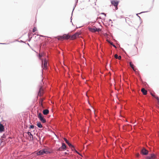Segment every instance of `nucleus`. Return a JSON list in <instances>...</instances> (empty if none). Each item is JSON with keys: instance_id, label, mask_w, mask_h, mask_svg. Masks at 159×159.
Masks as SVG:
<instances>
[{"instance_id": "obj_15", "label": "nucleus", "mask_w": 159, "mask_h": 159, "mask_svg": "<svg viewBox=\"0 0 159 159\" xmlns=\"http://www.w3.org/2000/svg\"><path fill=\"white\" fill-rule=\"evenodd\" d=\"M49 110L48 109H45L43 110V113L44 115H47L49 113Z\"/></svg>"}, {"instance_id": "obj_5", "label": "nucleus", "mask_w": 159, "mask_h": 159, "mask_svg": "<svg viewBox=\"0 0 159 159\" xmlns=\"http://www.w3.org/2000/svg\"><path fill=\"white\" fill-rule=\"evenodd\" d=\"M89 29L90 31L94 32L96 31L99 32L101 30L99 28H96L95 27L93 28H89Z\"/></svg>"}, {"instance_id": "obj_11", "label": "nucleus", "mask_w": 159, "mask_h": 159, "mask_svg": "<svg viewBox=\"0 0 159 159\" xmlns=\"http://www.w3.org/2000/svg\"><path fill=\"white\" fill-rule=\"evenodd\" d=\"M63 38L64 39H70V36L68 34H64L63 35Z\"/></svg>"}, {"instance_id": "obj_24", "label": "nucleus", "mask_w": 159, "mask_h": 159, "mask_svg": "<svg viewBox=\"0 0 159 159\" xmlns=\"http://www.w3.org/2000/svg\"><path fill=\"white\" fill-rule=\"evenodd\" d=\"M114 57L116 58L117 59L118 57V56L117 54H116L114 55Z\"/></svg>"}, {"instance_id": "obj_20", "label": "nucleus", "mask_w": 159, "mask_h": 159, "mask_svg": "<svg viewBox=\"0 0 159 159\" xmlns=\"http://www.w3.org/2000/svg\"><path fill=\"white\" fill-rule=\"evenodd\" d=\"M57 39H58V40H64L63 38V36L58 37L57 38Z\"/></svg>"}, {"instance_id": "obj_31", "label": "nucleus", "mask_w": 159, "mask_h": 159, "mask_svg": "<svg viewBox=\"0 0 159 159\" xmlns=\"http://www.w3.org/2000/svg\"><path fill=\"white\" fill-rule=\"evenodd\" d=\"M110 43V44H111V45H113L112 43V42H111V43Z\"/></svg>"}, {"instance_id": "obj_28", "label": "nucleus", "mask_w": 159, "mask_h": 159, "mask_svg": "<svg viewBox=\"0 0 159 159\" xmlns=\"http://www.w3.org/2000/svg\"><path fill=\"white\" fill-rule=\"evenodd\" d=\"M74 150H75V152L76 153H77L78 154H80L76 150H75V149H74Z\"/></svg>"}, {"instance_id": "obj_12", "label": "nucleus", "mask_w": 159, "mask_h": 159, "mask_svg": "<svg viewBox=\"0 0 159 159\" xmlns=\"http://www.w3.org/2000/svg\"><path fill=\"white\" fill-rule=\"evenodd\" d=\"M141 91L143 95H145L147 94V91L144 88H142Z\"/></svg>"}, {"instance_id": "obj_23", "label": "nucleus", "mask_w": 159, "mask_h": 159, "mask_svg": "<svg viewBox=\"0 0 159 159\" xmlns=\"http://www.w3.org/2000/svg\"><path fill=\"white\" fill-rule=\"evenodd\" d=\"M64 140L67 143H68L69 142L67 140L66 138H64Z\"/></svg>"}, {"instance_id": "obj_25", "label": "nucleus", "mask_w": 159, "mask_h": 159, "mask_svg": "<svg viewBox=\"0 0 159 159\" xmlns=\"http://www.w3.org/2000/svg\"><path fill=\"white\" fill-rule=\"evenodd\" d=\"M151 95H152V96H153V97H154L155 98V97H157V95H154V94H152V93H151Z\"/></svg>"}, {"instance_id": "obj_27", "label": "nucleus", "mask_w": 159, "mask_h": 159, "mask_svg": "<svg viewBox=\"0 0 159 159\" xmlns=\"http://www.w3.org/2000/svg\"><path fill=\"white\" fill-rule=\"evenodd\" d=\"M117 59H118L119 60L121 59V56H119V57H118Z\"/></svg>"}, {"instance_id": "obj_22", "label": "nucleus", "mask_w": 159, "mask_h": 159, "mask_svg": "<svg viewBox=\"0 0 159 159\" xmlns=\"http://www.w3.org/2000/svg\"><path fill=\"white\" fill-rule=\"evenodd\" d=\"M37 30V28L34 27L33 30V32H34Z\"/></svg>"}, {"instance_id": "obj_10", "label": "nucleus", "mask_w": 159, "mask_h": 159, "mask_svg": "<svg viewBox=\"0 0 159 159\" xmlns=\"http://www.w3.org/2000/svg\"><path fill=\"white\" fill-rule=\"evenodd\" d=\"M141 153L143 155H146L148 153V151L145 148H143L141 151Z\"/></svg>"}, {"instance_id": "obj_1", "label": "nucleus", "mask_w": 159, "mask_h": 159, "mask_svg": "<svg viewBox=\"0 0 159 159\" xmlns=\"http://www.w3.org/2000/svg\"><path fill=\"white\" fill-rule=\"evenodd\" d=\"M50 153H51V152L48 149L45 148L42 149L39 152H37V154L38 155H42L44 154H47Z\"/></svg>"}, {"instance_id": "obj_7", "label": "nucleus", "mask_w": 159, "mask_h": 159, "mask_svg": "<svg viewBox=\"0 0 159 159\" xmlns=\"http://www.w3.org/2000/svg\"><path fill=\"white\" fill-rule=\"evenodd\" d=\"M43 93V89L42 86L40 87L38 93V96L40 97L42 96Z\"/></svg>"}, {"instance_id": "obj_4", "label": "nucleus", "mask_w": 159, "mask_h": 159, "mask_svg": "<svg viewBox=\"0 0 159 159\" xmlns=\"http://www.w3.org/2000/svg\"><path fill=\"white\" fill-rule=\"evenodd\" d=\"M42 67L43 69H46L48 66V61L46 59H45L44 60L43 63V61H42Z\"/></svg>"}, {"instance_id": "obj_26", "label": "nucleus", "mask_w": 159, "mask_h": 159, "mask_svg": "<svg viewBox=\"0 0 159 159\" xmlns=\"http://www.w3.org/2000/svg\"><path fill=\"white\" fill-rule=\"evenodd\" d=\"M34 128V126L33 125H31L30 126V129H33Z\"/></svg>"}, {"instance_id": "obj_13", "label": "nucleus", "mask_w": 159, "mask_h": 159, "mask_svg": "<svg viewBox=\"0 0 159 159\" xmlns=\"http://www.w3.org/2000/svg\"><path fill=\"white\" fill-rule=\"evenodd\" d=\"M4 127L2 124L0 123V132H2L4 131Z\"/></svg>"}, {"instance_id": "obj_29", "label": "nucleus", "mask_w": 159, "mask_h": 159, "mask_svg": "<svg viewBox=\"0 0 159 159\" xmlns=\"http://www.w3.org/2000/svg\"><path fill=\"white\" fill-rule=\"evenodd\" d=\"M139 154H136V156L137 157H138L139 156Z\"/></svg>"}, {"instance_id": "obj_19", "label": "nucleus", "mask_w": 159, "mask_h": 159, "mask_svg": "<svg viewBox=\"0 0 159 159\" xmlns=\"http://www.w3.org/2000/svg\"><path fill=\"white\" fill-rule=\"evenodd\" d=\"M27 134L30 136V138H33V135L30 132H27Z\"/></svg>"}, {"instance_id": "obj_9", "label": "nucleus", "mask_w": 159, "mask_h": 159, "mask_svg": "<svg viewBox=\"0 0 159 159\" xmlns=\"http://www.w3.org/2000/svg\"><path fill=\"white\" fill-rule=\"evenodd\" d=\"M156 156L154 154H152L150 156L147 157V159H155Z\"/></svg>"}, {"instance_id": "obj_18", "label": "nucleus", "mask_w": 159, "mask_h": 159, "mask_svg": "<svg viewBox=\"0 0 159 159\" xmlns=\"http://www.w3.org/2000/svg\"><path fill=\"white\" fill-rule=\"evenodd\" d=\"M37 126L39 128H42V125L40 122H38L37 124Z\"/></svg>"}, {"instance_id": "obj_16", "label": "nucleus", "mask_w": 159, "mask_h": 159, "mask_svg": "<svg viewBox=\"0 0 159 159\" xmlns=\"http://www.w3.org/2000/svg\"><path fill=\"white\" fill-rule=\"evenodd\" d=\"M44 100V98H41L39 102V103L40 104V106H41L42 107H43L42 102Z\"/></svg>"}, {"instance_id": "obj_3", "label": "nucleus", "mask_w": 159, "mask_h": 159, "mask_svg": "<svg viewBox=\"0 0 159 159\" xmlns=\"http://www.w3.org/2000/svg\"><path fill=\"white\" fill-rule=\"evenodd\" d=\"M38 117L40 120L43 123H45L46 122L45 119L44 118L43 116L41 113H39L38 115Z\"/></svg>"}, {"instance_id": "obj_30", "label": "nucleus", "mask_w": 159, "mask_h": 159, "mask_svg": "<svg viewBox=\"0 0 159 159\" xmlns=\"http://www.w3.org/2000/svg\"><path fill=\"white\" fill-rule=\"evenodd\" d=\"M112 45H113V46L114 47H115V48H116V46H115V45H114L113 44Z\"/></svg>"}, {"instance_id": "obj_14", "label": "nucleus", "mask_w": 159, "mask_h": 159, "mask_svg": "<svg viewBox=\"0 0 159 159\" xmlns=\"http://www.w3.org/2000/svg\"><path fill=\"white\" fill-rule=\"evenodd\" d=\"M129 64H130V66L132 68L133 70L134 71H135L136 70V69L134 68V65L132 63V62H129Z\"/></svg>"}, {"instance_id": "obj_8", "label": "nucleus", "mask_w": 159, "mask_h": 159, "mask_svg": "<svg viewBox=\"0 0 159 159\" xmlns=\"http://www.w3.org/2000/svg\"><path fill=\"white\" fill-rule=\"evenodd\" d=\"M66 148V146L64 143H62V146L61 147L59 148L57 150V151H61L62 150H64Z\"/></svg>"}, {"instance_id": "obj_21", "label": "nucleus", "mask_w": 159, "mask_h": 159, "mask_svg": "<svg viewBox=\"0 0 159 159\" xmlns=\"http://www.w3.org/2000/svg\"><path fill=\"white\" fill-rule=\"evenodd\" d=\"M155 98L157 99L158 102V104H159V97H158V96L156 97Z\"/></svg>"}, {"instance_id": "obj_6", "label": "nucleus", "mask_w": 159, "mask_h": 159, "mask_svg": "<svg viewBox=\"0 0 159 159\" xmlns=\"http://www.w3.org/2000/svg\"><path fill=\"white\" fill-rule=\"evenodd\" d=\"M80 34V32H77L74 34L70 36V39L73 40L76 39L77 37H79V35Z\"/></svg>"}, {"instance_id": "obj_17", "label": "nucleus", "mask_w": 159, "mask_h": 159, "mask_svg": "<svg viewBox=\"0 0 159 159\" xmlns=\"http://www.w3.org/2000/svg\"><path fill=\"white\" fill-rule=\"evenodd\" d=\"M67 144L69 145V146L71 148L72 150H73V149H74V147L72 145H71V143L68 142V143Z\"/></svg>"}, {"instance_id": "obj_2", "label": "nucleus", "mask_w": 159, "mask_h": 159, "mask_svg": "<svg viewBox=\"0 0 159 159\" xmlns=\"http://www.w3.org/2000/svg\"><path fill=\"white\" fill-rule=\"evenodd\" d=\"M111 4L115 7V9L117 10V6L119 3V1L118 0H111Z\"/></svg>"}]
</instances>
